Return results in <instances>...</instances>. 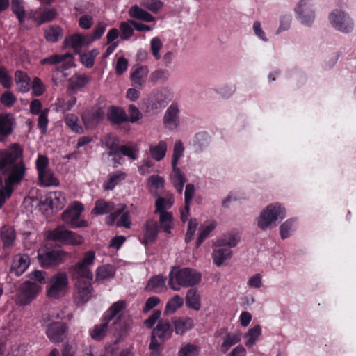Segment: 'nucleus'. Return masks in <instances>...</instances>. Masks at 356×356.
Returning <instances> with one entry per match:
<instances>
[{"mask_svg":"<svg viewBox=\"0 0 356 356\" xmlns=\"http://www.w3.org/2000/svg\"><path fill=\"white\" fill-rule=\"evenodd\" d=\"M22 155L23 150L17 143L0 151V173L8 175L5 180L8 197L12 194L13 186L19 184L24 177L26 168Z\"/></svg>","mask_w":356,"mask_h":356,"instance_id":"1","label":"nucleus"},{"mask_svg":"<svg viewBox=\"0 0 356 356\" xmlns=\"http://www.w3.org/2000/svg\"><path fill=\"white\" fill-rule=\"evenodd\" d=\"M109 322L104 318L103 323L95 325L90 332L91 337L96 341H101L108 332L115 337V343H117L127 335L130 329L131 319L128 316L120 315L117 320L108 327Z\"/></svg>","mask_w":356,"mask_h":356,"instance_id":"2","label":"nucleus"},{"mask_svg":"<svg viewBox=\"0 0 356 356\" xmlns=\"http://www.w3.org/2000/svg\"><path fill=\"white\" fill-rule=\"evenodd\" d=\"M202 275L191 268H179L173 266L169 274V284L174 291H179L180 286L189 287L197 284Z\"/></svg>","mask_w":356,"mask_h":356,"instance_id":"3","label":"nucleus"},{"mask_svg":"<svg viewBox=\"0 0 356 356\" xmlns=\"http://www.w3.org/2000/svg\"><path fill=\"white\" fill-rule=\"evenodd\" d=\"M240 238L236 234L228 233L214 243L216 249L213 250L212 257L216 266H221L225 260L231 258L232 251L230 248L236 246Z\"/></svg>","mask_w":356,"mask_h":356,"instance_id":"4","label":"nucleus"},{"mask_svg":"<svg viewBox=\"0 0 356 356\" xmlns=\"http://www.w3.org/2000/svg\"><path fill=\"white\" fill-rule=\"evenodd\" d=\"M286 216L284 208L278 203L270 204L260 213L257 226L262 230L270 229L276 225L277 220H282Z\"/></svg>","mask_w":356,"mask_h":356,"instance_id":"5","label":"nucleus"},{"mask_svg":"<svg viewBox=\"0 0 356 356\" xmlns=\"http://www.w3.org/2000/svg\"><path fill=\"white\" fill-rule=\"evenodd\" d=\"M95 258V253L94 251L86 252L82 261L70 268L72 279L86 278V280H92V273L88 268V266L92 264Z\"/></svg>","mask_w":356,"mask_h":356,"instance_id":"6","label":"nucleus"},{"mask_svg":"<svg viewBox=\"0 0 356 356\" xmlns=\"http://www.w3.org/2000/svg\"><path fill=\"white\" fill-rule=\"evenodd\" d=\"M83 206L81 203L74 202L73 205L64 211L62 213L63 221L72 228L85 227L88 226V222L81 220L78 221Z\"/></svg>","mask_w":356,"mask_h":356,"instance_id":"7","label":"nucleus"},{"mask_svg":"<svg viewBox=\"0 0 356 356\" xmlns=\"http://www.w3.org/2000/svg\"><path fill=\"white\" fill-rule=\"evenodd\" d=\"M68 284L67 277L64 273H59L51 277V284L47 291L50 298H58L65 292Z\"/></svg>","mask_w":356,"mask_h":356,"instance_id":"8","label":"nucleus"},{"mask_svg":"<svg viewBox=\"0 0 356 356\" xmlns=\"http://www.w3.org/2000/svg\"><path fill=\"white\" fill-rule=\"evenodd\" d=\"M40 286L38 283L26 281L21 284L19 291V301L22 305L29 304L38 295Z\"/></svg>","mask_w":356,"mask_h":356,"instance_id":"9","label":"nucleus"},{"mask_svg":"<svg viewBox=\"0 0 356 356\" xmlns=\"http://www.w3.org/2000/svg\"><path fill=\"white\" fill-rule=\"evenodd\" d=\"M67 252L60 250H49L38 256V261L44 268L56 266L63 262Z\"/></svg>","mask_w":356,"mask_h":356,"instance_id":"10","label":"nucleus"},{"mask_svg":"<svg viewBox=\"0 0 356 356\" xmlns=\"http://www.w3.org/2000/svg\"><path fill=\"white\" fill-rule=\"evenodd\" d=\"M332 26L341 32L348 33L353 28V23L350 17L341 10H334L330 15Z\"/></svg>","mask_w":356,"mask_h":356,"instance_id":"11","label":"nucleus"},{"mask_svg":"<svg viewBox=\"0 0 356 356\" xmlns=\"http://www.w3.org/2000/svg\"><path fill=\"white\" fill-rule=\"evenodd\" d=\"M296 11L302 24L310 26L314 22L315 14L310 0H301L296 8Z\"/></svg>","mask_w":356,"mask_h":356,"instance_id":"12","label":"nucleus"},{"mask_svg":"<svg viewBox=\"0 0 356 356\" xmlns=\"http://www.w3.org/2000/svg\"><path fill=\"white\" fill-rule=\"evenodd\" d=\"M67 327L63 322H54L47 325L46 334L51 341L59 343L63 341Z\"/></svg>","mask_w":356,"mask_h":356,"instance_id":"13","label":"nucleus"},{"mask_svg":"<svg viewBox=\"0 0 356 356\" xmlns=\"http://www.w3.org/2000/svg\"><path fill=\"white\" fill-rule=\"evenodd\" d=\"M84 278L74 279L76 280V288L77 293L76 295V299L77 305H82L86 302L90 297L92 292V287L90 281L91 280H83Z\"/></svg>","mask_w":356,"mask_h":356,"instance_id":"14","label":"nucleus"},{"mask_svg":"<svg viewBox=\"0 0 356 356\" xmlns=\"http://www.w3.org/2000/svg\"><path fill=\"white\" fill-rule=\"evenodd\" d=\"M104 111L99 108L95 110L85 111L81 115L85 127L91 129L99 124L104 118Z\"/></svg>","mask_w":356,"mask_h":356,"instance_id":"15","label":"nucleus"},{"mask_svg":"<svg viewBox=\"0 0 356 356\" xmlns=\"http://www.w3.org/2000/svg\"><path fill=\"white\" fill-rule=\"evenodd\" d=\"M149 72V71L147 66H138L133 70L130 75L132 86L136 88H143L146 83Z\"/></svg>","mask_w":356,"mask_h":356,"instance_id":"16","label":"nucleus"},{"mask_svg":"<svg viewBox=\"0 0 356 356\" xmlns=\"http://www.w3.org/2000/svg\"><path fill=\"white\" fill-rule=\"evenodd\" d=\"M170 101V95L165 90L156 91L150 97L147 102V106L152 110L159 109L165 107Z\"/></svg>","mask_w":356,"mask_h":356,"instance_id":"17","label":"nucleus"},{"mask_svg":"<svg viewBox=\"0 0 356 356\" xmlns=\"http://www.w3.org/2000/svg\"><path fill=\"white\" fill-rule=\"evenodd\" d=\"M179 108L177 104H171L163 117V123L169 129H175L179 124Z\"/></svg>","mask_w":356,"mask_h":356,"instance_id":"18","label":"nucleus"},{"mask_svg":"<svg viewBox=\"0 0 356 356\" xmlns=\"http://www.w3.org/2000/svg\"><path fill=\"white\" fill-rule=\"evenodd\" d=\"M172 331V327L168 321L161 320L153 330L152 333L162 341H165L171 337Z\"/></svg>","mask_w":356,"mask_h":356,"instance_id":"19","label":"nucleus"},{"mask_svg":"<svg viewBox=\"0 0 356 356\" xmlns=\"http://www.w3.org/2000/svg\"><path fill=\"white\" fill-rule=\"evenodd\" d=\"M13 124L14 119L10 115H0V141L12 133Z\"/></svg>","mask_w":356,"mask_h":356,"instance_id":"20","label":"nucleus"},{"mask_svg":"<svg viewBox=\"0 0 356 356\" xmlns=\"http://www.w3.org/2000/svg\"><path fill=\"white\" fill-rule=\"evenodd\" d=\"M70 230L67 229L65 225H59L55 229L49 230L47 233L48 240L65 243Z\"/></svg>","mask_w":356,"mask_h":356,"instance_id":"21","label":"nucleus"},{"mask_svg":"<svg viewBox=\"0 0 356 356\" xmlns=\"http://www.w3.org/2000/svg\"><path fill=\"white\" fill-rule=\"evenodd\" d=\"M29 265V257L26 254L17 255L13 259L11 271L17 276L22 275Z\"/></svg>","mask_w":356,"mask_h":356,"instance_id":"22","label":"nucleus"},{"mask_svg":"<svg viewBox=\"0 0 356 356\" xmlns=\"http://www.w3.org/2000/svg\"><path fill=\"white\" fill-rule=\"evenodd\" d=\"M186 305L188 307L195 311L200 309L201 300L197 289L191 288L187 291L186 295Z\"/></svg>","mask_w":356,"mask_h":356,"instance_id":"23","label":"nucleus"},{"mask_svg":"<svg viewBox=\"0 0 356 356\" xmlns=\"http://www.w3.org/2000/svg\"><path fill=\"white\" fill-rule=\"evenodd\" d=\"M83 35L75 33L66 38L63 42V48L71 47L76 54H80L82 47H83Z\"/></svg>","mask_w":356,"mask_h":356,"instance_id":"24","label":"nucleus"},{"mask_svg":"<svg viewBox=\"0 0 356 356\" xmlns=\"http://www.w3.org/2000/svg\"><path fill=\"white\" fill-rule=\"evenodd\" d=\"M165 180L159 175H151L148 178V186L150 193L155 197L160 196V191L164 188Z\"/></svg>","mask_w":356,"mask_h":356,"instance_id":"25","label":"nucleus"},{"mask_svg":"<svg viewBox=\"0 0 356 356\" xmlns=\"http://www.w3.org/2000/svg\"><path fill=\"white\" fill-rule=\"evenodd\" d=\"M107 115L108 120L115 124H120L128 120V116L125 111L119 107L111 106Z\"/></svg>","mask_w":356,"mask_h":356,"instance_id":"26","label":"nucleus"},{"mask_svg":"<svg viewBox=\"0 0 356 356\" xmlns=\"http://www.w3.org/2000/svg\"><path fill=\"white\" fill-rule=\"evenodd\" d=\"M146 230L145 233V238L143 243L147 244L154 242L157 237L159 230V225L156 221H148L146 223Z\"/></svg>","mask_w":356,"mask_h":356,"instance_id":"27","label":"nucleus"},{"mask_svg":"<svg viewBox=\"0 0 356 356\" xmlns=\"http://www.w3.org/2000/svg\"><path fill=\"white\" fill-rule=\"evenodd\" d=\"M129 14L130 17L140 19L147 22H154L155 17L149 14L148 12L139 8L137 5L132 6L129 10Z\"/></svg>","mask_w":356,"mask_h":356,"instance_id":"28","label":"nucleus"},{"mask_svg":"<svg viewBox=\"0 0 356 356\" xmlns=\"http://www.w3.org/2000/svg\"><path fill=\"white\" fill-rule=\"evenodd\" d=\"M15 79L19 92H26L29 90L30 79L26 73L17 71L15 74Z\"/></svg>","mask_w":356,"mask_h":356,"instance_id":"29","label":"nucleus"},{"mask_svg":"<svg viewBox=\"0 0 356 356\" xmlns=\"http://www.w3.org/2000/svg\"><path fill=\"white\" fill-rule=\"evenodd\" d=\"M166 278L162 275H158L151 277L145 289L149 291L158 293L160 291L161 288L165 287Z\"/></svg>","mask_w":356,"mask_h":356,"instance_id":"30","label":"nucleus"},{"mask_svg":"<svg viewBox=\"0 0 356 356\" xmlns=\"http://www.w3.org/2000/svg\"><path fill=\"white\" fill-rule=\"evenodd\" d=\"M173 324L176 334H182L193 327V321L191 318H175Z\"/></svg>","mask_w":356,"mask_h":356,"instance_id":"31","label":"nucleus"},{"mask_svg":"<svg viewBox=\"0 0 356 356\" xmlns=\"http://www.w3.org/2000/svg\"><path fill=\"white\" fill-rule=\"evenodd\" d=\"M138 149L136 145H120L118 149V155L117 156V161H120L122 156L129 157L132 160H135L137 158V153Z\"/></svg>","mask_w":356,"mask_h":356,"instance_id":"32","label":"nucleus"},{"mask_svg":"<svg viewBox=\"0 0 356 356\" xmlns=\"http://www.w3.org/2000/svg\"><path fill=\"white\" fill-rule=\"evenodd\" d=\"M149 151L154 159L161 161L165 155L167 144L165 141H160L157 145H151Z\"/></svg>","mask_w":356,"mask_h":356,"instance_id":"33","label":"nucleus"},{"mask_svg":"<svg viewBox=\"0 0 356 356\" xmlns=\"http://www.w3.org/2000/svg\"><path fill=\"white\" fill-rule=\"evenodd\" d=\"M11 10L22 24L25 20V10L23 0H11Z\"/></svg>","mask_w":356,"mask_h":356,"instance_id":"34","label":"nucleus"},{"mask_svg":"<svg viewBox=\"0 0 356 356\" xmlns=\"http://www.w3.org/2000/svg\"><path fill=\"white\" fill-rule=\"evenodd\" d=\"M1 237L4 248L11 246L15 239V232L12 227H3L1 230Z\"/></svg>","mask_w":356,"mask_h":356,"instance_id":"35","label":"nucleus"},{"mask_svg":"<svg viewBox=\"0 0 356 356\" xmlns=\"http://www.w3.org/2000/svg\"><path fill=\"white\" fill-rule=\"evenodd\" d=\"M125 306V302L122 300L113 303L105 313L104 319L111 321L124 309Z\"/></svg>","mask_w":356,"mask_h":356,"instance_id":"36","label":"nucleus"},{"mask_svg":"<svg viewBox=\"0 0 356 356\" xmlns=\"http://www.w3.org/2000/svg\"><path fill=\"white\" fill-rule=\"evenodd\" d=\"M115 274L114 268L111 265L99 267L96 272V281H102L113 277Z\"/></svg>","mask_w":356,"mask_h":356,"instance_id":"37","label":"nucleus"},{"mask_svg":"<svg viewBox=\"0 0 356 356\" xmlns=\"http://www.w3.org/2000/svg\"><path fill=\"white\" fill-rule=\"evenodd\" d=\"M99 54L98 49H93L88 52L81 54L80 55L81 63L87 68H91L94 65V60Z\"/></svg>","mask_w":356,"mask_h":356,"instance_id":"38","label":"nucleus"},{"mask_svg":"<svg viewBox=\"0 0 356 356\" xmlns=\"http://www.w3.org/2000/svg\"><path fill=\"white\" fill-rule=\"evenodd\" d=\"M39 181L43 186H58L59 184L58 180L54 177V173L47 170L44 171L42 176L38 175Z\"/></svg>","mask_w":356,"mask_h":356,"instance_id":"39","label":"nucleus"},{"mask_svg":"<svg viewBox=\"0 0 356 356\" xmlns=\"http://www.w3.org/2000/svg\"><path fill=\"white\" fill-rule=\"evenodd\" d=\"M173 197L170 195L167 197H157L155 202L156 210L157 211H166L167 209H170L173 204Z\"/></svg>","mask_w":356,"mask_h":356,"instance_id":"40","label":"nucleus"},{"mask_svg":"<svg viewBox=\"0 0 356 356\" xmlns=\"http://www.w3.org/2000/svg\"><path fill=\"white\" fill-rule=\"evenodd\" d=\"M45 38L51 42H57L62 36V30L58 26H51L44 31Z\"/></svg>","mask_w":356,"mask_h":356,"instance_id":"41","label":"nucleus"},{"mask_svg":"<svg viewBox=\"0 0 356 356\" xmlns=\"http://www.w3.org/2000/svg\"><path fill=\"white\" fill-rule=\"evenodd\" d=\"M64 200L63 195L60 193H54L49 196L47 201H49V207L56 211L61 209L64 206Z\"/></svg>","mask_w":356,"mask_h":356,"instance_id":"42","label":"nucleus"},{"mask_svg":"<svg viewBox=\"0 0 356 356\" xmlns=\"http://www.w3.org/2000/svg\"><path fill=\"white\" fill-rule=\"evenodd\" d=\"M184 304V300L179 295H175L168 303L166 304L164 311L165 314H172L178 308L181 307Z\"/></svg>","mask_w":356,"mask_h":356,"instance_id":"43","label":"nucleus"},{"mask_svg":"<svg viewBox=\"0 0 356 356\" xmlns=\"http://www.w3.org/2000/svg\"><path fill=\"white\" fill-rule=\"evenodd\" d=\"M240 339L241 337L238 334H227L221 346L222 352L225 353L231 346L240 341Z\"/></svg>","mask_w":356,"mask_h":356,"instance_id":"44","label":"nucleus"},{"mask_svg":"<svg viewBox=\"0 0 356 356\" xmlns=\"http://www.w3.org/2000/svg\"><path fill=\"white\" fill-rule=\"evenodd\" d=\"M169 78V72L164 69H158L151 73L149 81L156 84L159 81H166Z\"/></svg>","mask_w":356,"mask_h":356,"instance_id":"45","label":"nucleus"},{"mask_svg":"<svg viewBox=\"0 0 356 356\" xmlns=\"http://www.w3.org/2000/svg\"><path fill=\"white\" fill-rule=\"evenodd\" d=\"M156 213L160 214L159 222L161 227L165 232L170 233L171 229L170 223L172 219L171 213L167 211H157Z\"/></svg>","mask_w":356,"mask_h":356,"instance_id":"46","label":"nucleus"},{"mask_svg":"<svg viewBox=\"0 0 356 356\" xmlns=\"http://www.w3.org/2000/svg\"><path fill=\"white\" fill-rule=\"evenodd\" d=\"M72 57V54L67 53L65 54H54L49 57L41 60L42 65H58L62 63L66 58Z\"/></svg>","mask_w":356,"mask_h":356,"instance_id":"47","label":"nucleus"},{"mask_svg":"<svg viewBox=\"0 0 356 356\" xmlns=\"http://www.w3.org/2000/svg\"><path fill=\"white\" fill-rule=\"evenodd\" d=\"M118 140V139L115 138L111 142L108 141L106 143V147L109 149L108 155L109 156H113L114 167H116L115 164H120V161H117L118 149L120 147V145L116 143Z\"/></svg>","mask_w":356,"mask_h":356,"instance_id":"48","label":"nucleus"},{"mask_svg":"<svg viewBox=\"0 0 356 356\" xmlns=\"http://www.w3.org/2000/svg\"><path fill=\"white\" fill-rule=\"evenodd\" d=\"M210 136L206 132H200L195 135L194 145L197 147L200 151L204 149L209 143Z\"/></svg>","mask_w":356,"mask_h":356,"instance_id":"49","label":"nucleus"},{"mask_svg":"<svg viewBox=\"0 0 356 356\" xmlns=\"http://www.w3.org/2000/svg\"><path fill=\"white\" fill-rule=\"evenodd\" d=\"M125 176L126 175L123 172L111 175L108 181L104 184V189L112 190L120 181L125 179Z\"/></svg>","mask_w":356,"mask_h":356,"instance_id":"50","label":"nucleus"},{"mask_svg":"<svg viewBox=\"0 0 356 356\" xmlns=\"http://www.w3.org/2000/svg\"><path fill=\"white\" fill-rule=\"evenodd\" d=\"M141 5L152 13H157L163 6L160 0H142Z\"/></svg>","mask_w":356,"mask_h":356,"instance_id":"51","label":"nucleus"},{"mask_svg":"<svg viewBox=\"0 0 356 356\" xmlns=\"http://www.w3.org/2000/svg\"><path fill=\"white\" fill-rule=\"evenodd\" d=\"M163 47V43L159 37H154L150 42L151 52L156 60L161 58L159 51Z\"/></svg>","mask_w":356,"mask_h":356,"instance_id":"52","label":"nucleus"},{"mask_svg":"<svg viewBox=\"0 0 356 356\" xmlns=\"http://www.w3.org/2000/svg\"><path fill=\"white\" fill-rule=\"evenodd\" d=\"M261 329L259 325H255L254 327L249 330L245 337H249V339L245 343L246 346H252L254 344L257 338L261 334Z\"/></svg>","mask_w":356,"mask_h":356,"instance_id":"53","label":"nucleus"},{"mask_svg":"<svg viewBox=\"0 0 356 356\" xmlns=\"http://www.w3.org/2000/svg\"><path fill=\"white\" fill-rule=\"evenodd\" d=\"M68 233L64 243L71 245H79L83 243V238L81 235L70 230Z\"/></svg>","mask_w":356,"mask_h":356,"instance_id":"54","label":"nucleus"},{"mask_svg":"<svg viewBox=\"0 0 356 356\" xmlns=\"http://www.w3.org/2000/svg\"><path fill=\"white\" fill-rule=\"evenodd\" d=\"M49 160L47 156L43 155H39L36 160V168L38 170V175L42 176L44 171L48 169Z\"/></svg>","mask_w":356,"mask_h":356,"instance_id":"55","label":"nucleus"},{"mask_svg":"<svg viewBox=\"0 0 356 356\" xmlns=\"http://www.w3.org/2000/svg\"><path fill=\"white\" fill-rule=\"evenodd\" d=\"M48 113L49 109L45 108L41 111L38 117V126L42 134H44L47 131V127L49 122Z\"/></svg>","mask_w":356,"mask_h":356,"instance_id":"56","label":"nucleus"},{"mask_svg":"<svg viewBox=\"0 0 356 356\" xmlns=\"http://www.w3.org/2000/svg\"><path fill=\"white\" fill-rule=\"evenodd\" d=\"M78 117L74 114H67L65 117V122L74 131L80 133L82 130L81 127L77 124Z\"/></svg>","mask_w":356,"mask_h":356,"instance_id":"57","label":"nucleus"},{"mask_svg":"<svg viewBox=\"0 0 356 356\" xmlns=\"http://www.w3.org/2000/svg\"><path fill=\"white\" fill-rule=\"evenodd\" d=\"M89 78L87 76H77L76 80H70L68 89L76 90L79 88H83L89 82Z\"/></svg>","mask_w":356,"mask_h":356,"instance_id":"58","label":"nucleus"},{"mask_svg":"<svg viewBox=\"0 0 356 356\" xmlns=\"http://www.w3.org/2000/svg\"><path fill=\"white\" fill-rule=\"evenodd\" d=\"M111 208L108 202L98 200L95 204V207L92 209V213L95 214H103L110 211Z\"/></svg>","mask_w":356,"mask_h":356,"instance_id":"59","label":"nucleus"},{"mask_svg":"<svg viewBox=\"0 0 356 356\" xmlns=\"http://www.w3.org/2000/svg\"><path fill=\"white\" fill-rule=\"evenodd\" d=\"M132 25L129 23V20L127 22H123L120 26V29L122 32L121 38L124 40H127L134 33V29Z\"/></svg>","mask_w":356,"mask_h":356,"instance_id":"60","label":"nucleus"},{"mask_svg":"<svg viewBox=\"0 0 356 356\" xmlns=\"http://www.w3.org/2000/svg\"><path fill=\"white\" fill-rule=\"evenodd\" d=\"M198 222L196 219H190L188 224V230L185 236V241L189 243L193 238L196 231Z\"/></svg>","mask_w":356,"mask_h":356,"instance_id":"61","label":"nucleus"},{"mask_svg":"<svg viewBox=\"0 0 356 356\" xmlns=\"http://www.w3.org/2000/svg\"><path fill=\"white\" fill-rule=\"evenodd\" d=\"M198 348L192 344H187L183 347L179 352V356H197L198 355Z\"/></svg>","mask_w":356,"mask_h":356,"instance_id":"62","label":"nucleus"},{"mask_svg":"<svg viewBox=\"0 0 356 356\" xmlns=\"http://www.w3.org/2000/svg\"><path fill=\"white\" fill-rule=\"evenodd\" d=\"M56 15V12L54 9L44 10L40 15L38 19V25H41L45 22L53 20Z\"/></svg>","mask_w":356,"mask_h":356,"instance_id":"63","label":"nucleus"},{"mask_svg":"<svg viewBox=\"0 0 356 356\" xmlns=\"http://www.w3.org/2000/svg\"><path fill=\"white\" fill-rule=\"evenodd\" d=\"M293 221L292 220H287L283 222L280 227V236L282 239L286 238L289 236V232L292 231Z\"/></svg>","mask_w":356,"mask_h":356,"instance_id":"64","label":"nucleus"}]
</instances>
